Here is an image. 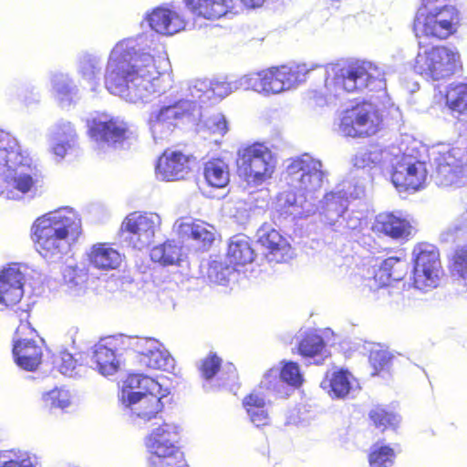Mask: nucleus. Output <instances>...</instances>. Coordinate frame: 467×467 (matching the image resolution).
<instances>
[{
    "instance_id": "nucleus-11",
    "label": "nucleus",
    "mask_w": 467,
    "mask_h": 467,
    "mask_svg": "<svg viewBox=\"0 0 467 467\" xmlns=\"http://www.w3.org/2000/svg\"><path fill=\"white\" fill-rule=\"evenodd\" d=\"M436 166L435 183L439 187L457 188L464 185V151L460 148L441 145L432 151Z\"/></svg>"
},
{
    "instance_id": "nucleus-38",
    "label": "nucleus",
    "mask_w": 467,
    "mask_h": 467,
    "mask_svg": "<svg viewBox=\"0 0 467 467\" xmlns=\"http://www.w3.org/2000/svg\"><path fill=\"white\" fill-rule=\"evenodd\" d=\"M52 90L55 98L62 106H68L78 97V88L69 77L63 73H55L51 78Z\"/></svg>"
},
{
    "instance_id": "nucleus-25",
    "label": "nucleus",
    "mask_w": 467,
    "mask_h": 467,
    "mask_svg": "<svg viewBox=\"0 0 467 467\" xmlns=\"http://www.w3.org/2000/svg\"><path fill=\"white\" fill-rule=\"evenodd\" d=\"M320 387L332 399L353 398L359 390V384L356 378L343 369L328 371L321 381Z\"/></svg>"
},
{
    "instance_id": "nucleus-49",
    "label": "nucleus",
    "mask_w": 467,
    "mask_h": 467,
    "mask_svg": "<svg viewBox=\"0 0 467 467\" xmlns=\"http://www.w3.org/2000/svg\"><path fill=\"white\" fill-rule=\"evenodd\" d=\"M259 389L279 396L287 395L286 387L284 385L281 373L277 366L267 369L264 373Z\"/></svg>"
},
{
    "instance_id": "nucleus-37",
    "label": "nucleus",
    "mask_w": 467,
    "mask_h": 467,
    "mask_svg": "<svg viewBox=\"0 0 467 467\" xmlns=\"http://www.w3.org/2000/svg\"><path fill=\"white\" fill-rule=\"evenodd\" d=\"M408 226L405 219L394 213H380L376 217L373 229L393 239L400 238Z\"/></svg>"
},
{
    "instance_id": "nucleus-55",
    "label": "nucleus",
    "mask_w": 467,
    "mask_h": 467,
    "mask_svg": "<svg viewBox=\"0 0 467 467\" xmlns=\"http://www.w3.org/2000/svg\"><path fill=\"white\" fill-rule=\"evenodd\" d=\"M63 276L65 282L70 286H78L83 284L87 278V273L85 269L78 265L67 266L63 271Z\"/></svg>"
},
{
    "instance_id": "nucleus-15",
    "label": "nucleus",
    "mask_w": 467,
    "mask_h": 467,
    "mask_svg": "<svg viewBox=\"0 0 467 467\" xmlns=\"http://www.w3.org/2000/svg\"><path fill=\"white\" fill-rule=\"evenodd\" d=\"M27 312L20 315L21 323L13 338V356L18 367L33 371L37 368L42 359V346L33 338L36 331L27 321Z\"/></svg>"
},
{
    "instance_id": "nucleus-58",
    "label": "nucleus",
    "mask_w": 467,
    "mask_h": 467,
    "mask_svg": "<svg viewBox=\"0 0 467 467\" xmlns=\"http://www.w3.org/2000/svg\"><path fill=\"white\" fill-rule=\"evenodd\" d=\"M389 359V353L386 350L374 348L370 351L369 362L376 370L375 374L387 365Z\"/></svg>"
},
{
    "instance_id": "nucleus-31",
    "label": "nucleus",
    "mask_w": 467,
    "mask_h": 467,
    "mask_svg": "<svg viewBox=\"0 0 467 467\" xmlns=\"http://www.w3.org/2000/svg\"><path fill=\"white\" fill-rule=\"evenodd\" d=\"M76 131L70 122H61L52 130L49 145L54 155L63 159L67 150L74 146Z\"/></svg>"
},
{
    "instance_id": "nucleus-56",
    "label": "nucleus",
    "mask_w": 467,
    "mask_h": 467,
    "mask_svg": "<svg viewBox=\"0 0 467 467\" xmlns=\"http://www.w3.org/2000/svg\"><path fill=\"white\" fill-rule=\"evenodd\" d=\"M205 125L211 132L223 135L227 132V122L222 113H215L205 120Z\"/></svg>"
},
{
    "instance_id": "nucleus-45",
    "label": "nucleus",
    "mask_w": 467,
    "mask_h": 467,
    "mask_svg": "<svg viewBox=\"0 0 467 467\" xmlns=\"http://www.w3.org/2000/svg\"><path fill=\"white\" fill-rule=\"evenodd\" d=\"M447 107L455 112H467V84H450L445 95Z\"/></svg>"
},
{
    "instance_id": "nucleus-36",
    "label": "nucleus",
    "mask_w": 467,
    "mask_h": 467,
    "mask_svg": "<svg viewBox=\"0 0 467 467\" xmlns=\"http://www.w3.org/2000/svg\"><path fill=\"white\" fill-rule=\"evenodd\" d=\"M391 182L400 193V195L406 199L409 190V156L405 153L396 155L391 160L390 171Z\"/></svg>"
},
{
    "instance_id": "nucleus-9",
    "label": "nucleus",
    "mask_w": 467,
    "mask_h": 467,
    "mask_svg": "<svg viewBox=\"0 0 467 467\" xmlns=\"http://www.w3.org/2000/svg\"><path fill=\"white\" fill-rule=\"evenodd\" d=\"M239 175L252 186H260L270 180L275 171L276 159L270 149L255 143L239 150Z\"/></svg>"
},
{
    "instance_id": "nucleus-54",
    "label": "nucleus",
    "mask_w": 467,
    "mask_h": 467,
    "mask_svg": "<svg viewBox=\"0 0 467 467\" xmlns=\"http://www.w3.org/2000/svg\"><path fill=\"white\" fill-rule=\"evenodd\" d=\"M55 363L59 372L67 377L77 376L81 368V366L77 365L73 356L66 350L59 353Z\"/></svg>"
},
{
    "instance_id": "nucleus-42",
    "label": "nucleus",
    "mask_w": 467,
    "mask_h": 467,
    "mask_svg": "<svg viewBox=\"0 0 467 467\" xmlns=\"http://www.w3.org/2000/svg\"><path fill=\"white\" fill-rule=\"evenodd\" d=\"M244 406L251 421L256 426L268 423V412L265 410V400L260 393L253 392L244 400Z\"/></svg>"
},
{
    "instance_id": "nucleus-29",
    "label": "nucleus",
    "mask_w": 467,
    "mask_h": 467,
    "mask_svg": "<svg viewBox=\"0 0 467 467\" xmlns=\"http://www.w3.org/2000/svg\"><path fill=\"white\" fill-rule=\"evenodd\" d=\"M149 26L159 34L171 36L185 27L183 17L175 9L158 7L147 17Z\"/></svg>"
},
{
    "instance_id": "nucleus-22",
    "label": "nucleus",
    "mask_w": 467,
    "mask_h": 467,
    "mask_svg": "<svg viewBox=\"0 0 467 467\" xmlns=\"http://www.w3.org/2000/svg\"><path fill=\"white\" fill-rule=\"evenodd\" d=\"M173 231L184 240L192 239L200 249L206 250L215 240L213 225L201 220L182 217L176 220Z\"/></svg>"
},
{
    "instance_id": "nucleus-27",
    "label": "nucleus",
    "mask_w": 467,
    "mask_h": 467,
    "mask_svg": "<svg viewBox=\"0 0 467 467\" xmlns=\"http://www.w3.org/2000/svg\"><path fill=\"white\" fill-rule=\"evenodd\" d=\"M428 147L417 140H410V190L420 191L427 184Z\"/></svg>"
},
{
    "instance_id": "nucleus-24",
    "label": "nucleus",
    "mask_w": 467,
    "mask_h": 467,
    "mask_svg": "<svg viewBox=\"0 0 467 467\" xmlns=\"http://www.w3.org/2000/svg\"><path fill=\"white\" fill-rule=\"evenodd\" d=\"M25 275L21 266L13 264L0 272V304L11 306L17 304L24 295Z\"/></svg>"
},
{
    "instance_id": "nucleus-14",
    "label": "nucleus",
    "mask_w": 467,
    "mask_h": 467,
    "mask_svg": "<svg viewBox=\"0 0 467 467\" xmlns=\"http://www.w3.org/2000/svg\"><path fill=\"white\" fill-rule=\"evenodd\" d=\"M324 172L320 161L308 154L290 161L285 170L287 183L296 192H303L310 197L316 196V192L321 188Z\"/></svg>"
},
{
    "instance_id": "nucleus-39",
    "label": "nucleus",
    "mask_w": 467,
    "mask_h": 467,
    "mask_svg": "<svg viewBox=\"0 0 467 467\" xmlns=\"http://www.w3.org/2000/svg\"><path fill=\"white\" fill-rule=\"evenodd\" d=\"M450 272L461 286L459 292L467 291V245L457 247L450 261Z\"/></svg>"
},
{
    "instance_id": "nucleus-32",
    "label": "nucleus",
    "mask_w": 467,
    "mask_h": 467,
    "mask_svg": "<svg viewBox=\"0 0 467 467\" xmlns=\"http://www.w3.org/2000/svg\"><path fill=\"white\" fill-rule=\"evenodd\" d=\"M193 14L205 19H217L226 15L234 5V0H186Z\"/></svg>"
},
{
    "instance_id": "nucleus-57",
    "label": "nucleus",
    "mask_w": 467,
    "mask_h": 467,
    "mask_svg": "<svg viewBox=\"0 0 467 467\" xmlns=\"http://www.w3.org/2000/svg\"><path fill=\"white\" fill-rule=\"evenodd\" d=\"M339 185H345L346 200L348 199H358L365 194V184L363 182H343Z\"/></svg>"
},
{
    "instance_id": "nucleus-18",
    "label": "nucleus",
    "mask_w": 467,
    "mask_h": 467,
    "mask_svg": "<svg viewBox=\"0 0 467 467\" xmlns=\"http://www.w3.org/2000/svg\"><path fill=\"white\" fill-rule=\"evenodd\" d=\"M92 140L101 148L119 147L128 140L131 132L128 124L119 117L100 114L88 124Z\"/></svg>"
},
{
    "instance_id": "nucleus-33",
    "label": "nucleus",
    "mask_w": 467,
    "mask_h": 467,
    "mask_svg": "<svg viewBox=\"0 0 467 467\" xmlns=\"http://www.w3.org/2000/svg\"><path fill=\"white\" fill-rule=\"evenodd\" d=\"M254 250L247 236L238 234L230 239L226 259L233 265L251 263L254 260Z\"/></svg>"
},
{
    "instance_id": "nucleus-46",
    "label": "nucleus",
    "mask_w": 467,
    "mask_h": 467,
    "mask_svg": "<svg viewBox=\"0 0 467 467\" xmlns=\"http://www.w3.org/2000/svg\"><path fill=\"white\" fill-rule=\"evenodd\" d=\"M298 351L305 358H315L322 355L325 348L323 338L314 332H301L298 336Z\"/></svg>"
},
{
    "instance_id": "nucleus-53",
    "label": "nucleus",
    "mask_w": 467,
    "mask_h": 467,
    "mask_svg": "<svg viewBox=\"0 0 467 467\" xmlns=\"http://www.w3.org/2000/svg\"><path fill=\"white\" fill-rule=\"evenodd\" d=\"M384 151L380 150H362L356 153L352 159L353 165L357 168L364 169L372 164H378L382 161Z\"/></svg>"
},
{
    "instance_id": "nucleus-41",
    "label": "nucleus",
    "mask_w": 467,
    "mask_h": 467,
    "mask_svg": "<svg viewBox=\"0 0 467 467\" xmlns=\"http://www.w3.org/2000/svg\"><path fill=\"white\" fill-rule=\"evenodd\" d=\"M182 246L175 241H167L153 247L150 251L151 260L161 265H176L182 260Z\"/></svg>"
},
{
    "instance_id": "nucleus-13",
    "label": "nucleus",
    "mask_w": 467,
    "mask_h": 467,
    "mask_svg": "<svg viewBox=\"0 0 467 467\" xmlns=\"http://www.w3.org/2000/svg\"><path fill=\"white\" fill-rule=\"evenodd\" d=\"M414 287L427 292L437 287L443 275L438 249L431 244H420L413 248Z\"/></svg>"
},
{
    "instance_id": "nucleus-43",
    "label": "nucleus",
    "mask_w": 467,
    "mask_h": 467,
    "mask_svg": "<svg viewBox=\"0 0 467 467\" xmlns=\"http://www.w3.org/2000/svg\"><path fill=\"white\" fill-rule=\"evenodd\" d=\"M101 70V59L94 55L85 54L79 57L78 71L83 79L90 83L91 89L99 86V75Z\"/></svg>"
},
{
    "instance_id": "nucleus-59",
    "label": "nucleus",
    "mask_w": 467,
    "mask_h": 467,
    "mask_svg": "<svg viewBox=\"0 0 467 467\" xmlns=\"http://www.w3.org/2000/svg\"><path fill=\"white\" fill-rule=\"evenodd\" d=\"M401 262L394 257H390L384 261L383 267L385 270H389V277H392L395 280H400L402 278V275L398 273L400 265Z\"/></svg>"
},
{
    "instance_id": "nucleus-51",
    "label": "nucleus",
    "mask_w": 467,
    "mask_h": 467,
    "mask_svg": "<svg viewBox=\"0 0 467 467\" xmlns=\"http://www.w3.org/2000/svg\"><path fill=\"white\" fill-rule=\"evenodd\" d=\"M277 367L285 386L298 388L302 385L304 379L297 363L282 360Z\"/></svg>"
},
{
    "instance_id": "nucleus-12",
    "label": "nucleus",
    "mask_w": 467,
    "mask_h": 467,
    "mask_svg": "<svg viewBox=\"0 0 467 467\" xmlns=\"http://www.w3.org/2000/svg\"><path fill=\"white\" fill-rule=\"evenodd\" d=\"M161 218L156 213L134 212L121 224L124 242L137 250L148 248L160 231Z\"/></svg>"
},
{
    "instance_id": "nucleus-19",
    "label": "nucleus",
    "mask_w": 467,
    "mask_h": 467,
    "mask_svg": "<svg viewBox=\"0 0 467 467\" xmlns=\"http://www.w3.org/2000/svg\"><path fill=\"white\" fill-rule=\"evenodd\" d=\"M131 350L140 356V363L155 369L173 368L174 360L164 346L153 337H130Z\"/></svg>"
},
{
    "instance_id": "nucleus-21",
    "label": "nucleus",
    "mask_w": 467,
    "mask_h": 467,
    "mask_svg": "<svg viewBox=\"0 0 467 467\" xmlns=\"http://www.w3.org/2000/svg\"><path fill=\"white\" fill-rule=\"evenodd\" d=\"M316 196L303 192H284L277 197V209L282 215L293 220L306 219L317 213Z\"/></svg>"
},
{
    "instance_id": "nucleus-6",
    "label": "nucleus",
    "mask_w": 467,
    "mask_h": 467,
    "mask_svg": "<svg viewBox=\"0 0 467 467\" xmlns=\"http://www.w3.org/2000/svg\"><path fill=\"white\" fill-rule=\"evenodd\" d=\"M164 381V377L155 379L143 374H130L123 381L119 398L135 424H145L162 410L171 393Z\"/></svg>"
},
{
    "instance_id": "nucleus-48",
    "label": "nucleus",
    "mask_w": 467,
    "mask_h": 467,
    "mask_svg": "<svg viewBox=\"0 0 467 467\" xmlns=\"http://www.w3.org/2000/svg\"><path fill=\"white\" fill-rule=\"evenodd\" d=\"M396 452L388 445H373L368 452L369 467H391L395 462Z\"/></svg>"
},
{
    "instance_id": "nucleus-23",
    "label": "nucleus",
    "mask_w": 467,
    "mask_h": 467,
    "mask_svg": "<svg viewBox=\"0 0 467 467\" xmlns=\"http://www.w3.org/2000/svg\"><path fill=\"white\" fill-rule=\"evenodd\" d=\"M190 171V156L176 150L164 151L155 167L156 177L166 182L183 180Z\"/></svg>"
},
{
    "instance_id": "nucleus-20",
    "label": "nucleus",
    "mask_w": 467,
    "mask_h": 467,
    "mask_svg": "<svg viewBox=\"0 0 467 467\" xmlns=\"http://www.w3.org/2000/svg\"><path fill=\"white\" fill-rule=\"evenodd\" d=\"M256 237L269 262L281 263L291 258L290 244L271 223L262 224L257 230Z\"/></svg>"
},
{
    "instance_id": "nucleus-2",
    "label": "nucleus",
    "mask_w": 467,
    "mask_h": 467,
    "mask_svg": "<svg viewBox=\"0 0 467 467\" xmlns=\"http://www.w3.org/2000/svg\"><path fill=\"white\" fill-rule=\"evenodd\" d=\"M168 64L161 47H141L138 39L119 41L112 48L105 72V87L130 103L150 101L164 91L160 68Z\"/></svg>"
},
{
    "instance_id": "nucleus-47",
    "label": "nucleus",
    "mask_w": 467,
    "mask_h": 467,
    "mask_svg": "<svg viewBox=\"0 0 467 467\" xmlns=\"http://www.w3.org/2000/svg\"><path fill=\"white\" fill-rule=\"evenodd\" d=\"M265 201L259 199L254 194H250L245 199H238L234 202L231 210V215L234 217L240 223H244L250 217L251 213L255 208H262Z\"/></svg>"
},
{
    "instance_id": "nucleus-5",
    "label": "nucleus",
    "mask_w": 467,
    "mask_h": 467,
    "mask_svg": "<svg viewBox=\"0 0 467 467\" xmlns=\"http://www.w3.org/2000/svg\"><path fill=\"white\" fill-rule=\"evenodd\" d=\"M0 173L4 177L2 193L7 199L21 200L36 191V167L26 150L8 132L0 130Z\"/></svg>"
},
{
    "instance_id": "nucleus-28",
    "label": "nucleus",
    "mask_w": 467,
    "mask_h": 467,
    "mask_svg": "<svg viewBox=\"0 0 467 467\" xmlns=\"http://www.w3.org/2000/svg\"><path fill=\"white\" fill-rule=\"evenodd\" d=\"M211 80L194 79L185 83L179 89L169 95L172 100H180L190 104L189 115L195 109L196 104L210 102Z\"/></svg>"
},
{
    "instance_id": "nucleus-60",
    "label": "nucleus",
    "mask_w": 467,
    "mask_h": 467,
    "mask_svg": "<svg viewBox=\"0 0 467 467\" xmlns=\"http://www.w3.org/2000/svg\"><path fill=\"white\" fill-rule=\"evenodd\" d=\"M241 3L248 8H255L261 6L265 0H240Z\"/></svg>"
},
{
    "instance_id": "nucleus-34",
    "label": "nucleus",
    "mask_w": 467,
    "mask_h": 467,
    "mask_svg": "<svg viewBox=\"0 0 467 467\" xmlns=\"http://www.w3.org/2000/svg\"><path fill=\"white\" fill-rule=\"evenodd\" d=\"M221 359L216 356H209L202 361L201 372L205 379H211L219 372L218 379L222 381V386H227L234 383L236 379L235 368L232 365H226L223 370H220Z\"/></svg>"
},
{
    "instance_id": "nucleus-40",
    "label": "nucleus",
    "mask_w": 467,
    "mask_h": 467,
    "mask_svg": "<svg viewBox=\"0 0 467 467\" xmlns=\"http://www.w3.org/2000/svg\"><path fill=\"white\" fill-rule=\"evenodd\" d=\"M0 467H41V463L36 453L11 450L0 454Z\"/></svg>"
},
{
    "instance_id": "nucleus-10",
    "label": "nucleus",
    "mask_w": 467,
    "mask_h": 467,
    "mask_svg": "<svg viewBox=\"0 0 467 467\" xmlns=\"http://www.w3.org/2000/svg\"><path fill=\"white\" fill-rule=\"evenodd\" d=\"M416 73L434 80L452 76L461 67V56L455 47L439 46L419 51L414 61Z\"/></svg>"
},
{
    "instance_id": "nucleus-50",
    "label": "nucleus",
    "mask_w": 467,
    "mask_h": 467,
    "mask_svg": "<svg viewBox=\"0 0 467 467\" xmlns=\"http://www.w3.org/2000/svg\"><path fill=\"white\" fill-rule=\"evenodd\" d=\"M71 394L63 388H55L42 394V401L46 408L49 410H65L71 405Z\"/></svg>"
},
{
    "instance_id": "nucleus-30",
    "label": "nucleus",
    "mask_w": 467,
    "mask_h": 467,
    "mask_svg": "<svg viewBox=\"0 0 467 467\" xmlns=\"http://www.w3.org/2000/svg\"><path fill=\"white\" fill-rule=\"evenodd\" d=\"M87 256L91 266L102 271L117 269L122 262V255L119 251L106 243L92 245Z\"/></svg>"
},
{
    "instance_id": "nucleus-8",
    "label": "nucleus",
    "mask_w": 467,
    "mask_h": 467,
    "mask_svg": "<svg viewBox=\"0 0 467 467\" xmlns=\"http://www.w3.org/2000/svg\"><path fill=\"white\" fill-rule=\"evenodd\" d=\"M461 25V14L453 5H438L423 0L414 20L417 36L422 35L443 40L454 35Z\"/></svg>"
},
{
    "instance_id": "nucleus-7",
    "label": "nucleus",
    "mask_w": 467,
    "mask_h": 467,
    "mask_svg": "<svg viewBox=\"0 0 467 467\" xmlns=\"http://www.w3.org/2000/svg\"><path fill=\"white\" fill-rule=\"evenodd\" d=\"M181 427L163 422L144 438L148 467H186L180 447Z\"/></svg>"
},
{
    "instance_id": "nucleus-17",
    "label": "nucleus",
    "mask_w": 467,
    "mask_h": 467,
    "mask_svg": "<svg viewBox=\"0 0 467 467\" xmlns=\"http://www.w3.org/2000/svg\"><path fill=\"white\" fill-rule=\"evenodd\" d=\"M190 108L187 102L165 97L163 105L159 110L151 112L149 119V127L154 141L160 143L167 140L178 120L189 115Z\"/></svg>"
},
{
    "instance_id": "nucleus-16",
    "label": "nucleus",
    "mask_w": 467,
    "mask_h": 467,
    "mask_svg": "<svg viewBox=\"0 0 467 467\" xmlns=\"http://www.w3.org/2000/svg\"><path fill=\"white\" fill-rule=\"evenodd\" d=\"M128 350H131L130 336L104 338L92 348V366L103 376L113 375L119 368L120 357Z\"/></svg>"
},
{
    "instance_id": "nucleus-26",
    "label": "nucleus",
    "mask_w": 467,
    "mask_h": 467,
    "mask_svg": "<svg viewBox=\"0 0 467 467\" xmlns=\"http://www.w3.org/2000/svg\"><path fill=\"white\" fill-rule=\"evenodd\" d=\"M345 194V185H337L319 201L317 212L325 223L336 225L342 217L348 205Z\"/></svg>"
},
{
    "instance_id": "nucleus-3",
    "label": "nucleus",
    "mask_w": 467,
    "mask_h": 467,
    "mask_svg": "<svg viewBox=\"0 0 467 467\" xmlns=\"http://www.w3.org/2000/svg\"><path fill=\"white\" fill-rule=\"evenodd\" d=\"M317 67L314 63L283 65L250 72L232 81L211 80L210 99L217 101L239 89L253 90L263 96L280 94L305 82L306 75Z\"/></svg>"
},
{
    "instance_id": "nucleus-52",
    "label": "nucleus",
    "mask_w": 467,
    "mask_h": 467,
    "mask_svg": "<svg viewBox=\"0 0 467 467\" xmlns=\"http://www.w3.org/2000/svg\"><path fill=\"white\" fill-rule=\"evenodd\" d=\"M369 416L375 426L381 431H385L389 428L395 429L400 420L398 414L389 412L381 408L372 410Z\"/></svg>"
},
{
    "instance_id": "nucleus-44",
    "label": "nucleus",
    "mask_w": 467,
    "mask_h": 467,
    "mask_svg": "<svg viewBox=\"0 0 467 467\" xmlns=\"http://www.w3.org/2000/svg\"><path fill=\"white\" fill-rule=\"evenodd\" d=\"M234 270L235 266L226 258L216 256L209 263L207 276L213 283L224 285L234 274Z\"/></svg>"
},
{
    "instance_id": "nucleus-35",
    "label": "nucleus",
    "mask_w": 467,
    "mask_h": 467,
    "mask_svg": "<svg viewBox=\"0 0 467 467\" xmlns=\"http://www.w3.org/2000/svg\"><path fill=\"white\" fill-rule=\"evenodd\" d=\"M203 177L213 188H223L230 182L228 164L222 159H212L203 165Z\"/></svg>"
},
{
    "instance_id": "nucleus-1",
    "label": "nucleus",
    "mask_w": 467,
    "mask_h": 467,
    "mask_svg": "<svg viewBox=\"0 0 467 467\" xmlns=\"http://www.w3.org/2000/svg\"><path fill=\"white\" fill-rule=\"evenodd\" d=\"M371 92L369 101L347 110L339 123V132L347 137L375 135L381 127L379 105L388 99L382 69L370 61L338 62L325 67V84L315 91L312 99L319 107L336 103L346 92Z\"/></svg>"
},
{
    "instance_id": "nucleus-61",
    "label": "nucleus",
    "mask_w": 467,
    "mask_h": 467,
    "mask_svg": "<svg viewBox=\"0 0 467 467\" xmlns=\"http://www.w3.org/2000/svg\"><path fill=\"white\" fill-rule=\"evenodd\" d=\"M348 227H349V228H356V227H357V224H356V223H349V224H348Z\"/></svg>"
},
{
    "instance_id": "nucleus-4",
    "label": "nucleus",
    "mask_w": 467,
    "mask_h": 467,
    "mask_svg": "<svg viewBox=\"0 0 467 467\" xmlns=\"http://www.w3.org/2000/svg\"><path fill=\"white\" fill-rule=\"evenodd\" d=\"M81 234V222L71 208H61L38 217L32 234L36 251L47 260L58 261Z\"/></svg>"
}]
</instances>
